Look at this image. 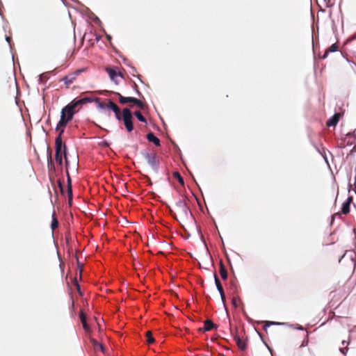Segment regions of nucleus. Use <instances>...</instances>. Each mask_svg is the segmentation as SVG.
Here are the masks:
<instances>
[{
    "label": "nucleus",
    "instance_id": "obj_1",
    "mask_svg": "<svg viewBox=\"0 0 356 356\" xmlns=\"http://www.w3.org/2000/svg\"><path fill=\"white\" fill-rule=\"evenodd\" d=\"M64 130H60L55 140V159L60 165H63V156L65 157L66 164L68 163L67 158L66 156V146L63 143L62 140V134Z\"/></svg>",
    "mask_w": 356,
    "mask_h": 356
},
{
    "label": "nucleus",
    "instance_id": "obj_2",
    "mask_svg": "<svg viewBox=\"0 0 356 356\" xmlns=\"http://www.w3.org/2000/svg\"><path fill=\"white\" fill-rule=\"evenodd\" d=\"M74 113L75 112L72 108L65 106L61 111L60 119L56 126V131L64 130L68 122L72 119Z\"/></svg>",
    "mask_w": 356,
    "mask_h": 356
},
{
    "label": "nucleus",
    "instance_id": "obj_3",
    "mask_svg": "<svg viewBox=\"0 0 356 356\" xmlns=\"http://www.w3.org/2000/svg\"><path fill=\"white\" fill-rule=\"evenodd\" d=\"M132 113L131 111L126 108L122 111V120L127 131L131 132L134 129V125L132 122Z\"/></svg>",
    "mask_w": 356,
    "mask_h": 356
},
{
    "label": "nucleus",
    "instance_id": "obj_4",
    "mask_svg": "<svg viewBox=\"0 0 356 356\" xmlns=\"http://www.w3.org/2000/svg\"><path fill=\"white\" fill-rule=\"evenodd\" d=\"M91 102L92 99L89 97H83L81 99L76 98L67 106H68L76 113L83 104Z\"/></svg>",
    "mask_w": 356,
    "mask_h": 356
},
{
    "label": "nucleus",
    "instance_id": "obj_5",
    "mask_svg": "<svg viewBox=\"0 0 356 356\" xmlns=\"http://www.w3.org/2000/svg\"><path fill=\"white\" fill-rule=\"evenodd\" d=\"M82 70H78L75 71L74 72L70 73L65 76H64L60 81H64L65 86L67 88H69V86L74 83V81L76 80V76L81 74Z\"/></svg>",
    "mask_w": 356,
    "mask_h": 356
},
{
    "label": "nucleus",
    "instance_id": "obj_6",
    "mask_svg": "<svg viewBox=\"0 0 356 356\" xmlns=\"http://www.w3.org/2000/svg\"><path fill=\"white\" fill-rule=\"evenodd\" d=\"M145 158L147 160L148 164L150 165L154 170L157 169L159 165V159L156 154L146 153L145 154Z\"/></svg>",
    "mask_w": 356,
    "mask_h": 356
},
{
    "label": "nucleus",
    "instance_id": "obj_7",
    "mask_svg": "<svg viewBox=\"0 0 356 356\" xmlns=\"http://www.w3.org/2000/svg\"><path fill=\"white\" fill-rule=\"evenodd\" d=\"M176 207L180 213L187 215L189 207L186 199H181L177 201L176 202Z\"/></svg>",
    "mask_w": 356,
    "mask_h": 356
},
{
    "label": "nucleus",
    "instance_id": "obj_8",
    "mask_svg": "<svg viewBox=\"0 0 356 356\" xmlns=\"http://www.w3.org/2000/svg\"><path fill=\"white\" fill-rule=\"evenodd\" d=\"M204 327L198 329L200 332H205L211 330L216 327V325L210 319H207L204 322Z\"/></svg>",
    "mask_w": 356,
    "mask_h": 356
},
{
    "label": "nucleus",
    "instance_id": "obj_9",
    "mask_svg": "<svg viewBox=\"0 0 356 356\" xmlns=\"http://www.w3.org/2000/svg\"><path fill=\"white\" fill-rule=\"evenodd\" d=\"M353 200V197L352 196H349L346 202H344L342 204L341 212L343 214H348L350 212V205Z\"/></svg>",
    "mask_w": 356,
    "mask_h": 356
},
{
    "label": "nucleus",
    "instance_id": "obj_10",
    "mask_svg": "<svg viewBox=\"0 0 356 356\" xmlns=\"http://www.w3.org/2000/svg\"><path fill=\"white\" fill-rule=\"evenodd\" d=\"M117 95L118 96L120 103L122 104H127V103L134 104L135 101H136V99L135 97H123L120 93H117Z\"/></svg>",
    "mask_w": 356,
    "mask_h": 356
},
{
    "label": "nucleus",
    "instance_id": "obj_11",
    "mask_svg": "<svg viewBox=\"0 0 356 356\" xmlns=\"http://www.w3.org/2000/svg\"><path fill=\"white\" fill-rule=\"evenodd\" d=\"M341 114L340 113H335L330 119H329L327 122V126L328 127H333L336 126L338 123L339 118H340Z\"/></svg>",
    "mask_w": 356,
    "mask_h": 356
},
{
    "label": "nucleus",
    "instance_id": "obj_12",
    "mask_svg": "<svg viewBox=\"0 0 356 356\" xmlns=\"http://www.w3.org/2000/svg\"><path fill=\"white\" fill-rule=\"evenodd\" d=\"M220 269L219 273L222 280L227 278V271L222 260L219 262Z\"/></svg>",
    "mask_w": 356,
    "mask_h": 356
},
{
    "label": "nucleus",
    "instance_id": "obj_13",
    "mask_svg": "<svg viewBox=\"0 0 356 356\" xmlns=\"http://www.w3.org/2000/svg\"><path fill=\"white\" fill-rule=\"evenodd\" d=\"M147 139L153 143L156 146H160V140L152 132L147 134Z\"/></svg>",
    "mask_w": 356,
    "mask_h": 356
},
{
    "label": "nucleus",
    "instance_id": "obj_14",
    "mask_svg": "<svg viewBox=\"0 0 356 356\" xmlns=\"http://www.w3.org/2000/svg\"><path fill=\"white\" fill-rule=\"evenodd\" d=\"M67 196L69 202L70 203L72 200V182L71 179L69 175V173L67 172Z\"/></svg>",
    "mask_w": 356,
    "mask_h": 356
},
{
    "label": "nucleus",
    "instance_id": "obj_15",
    "mask_svg": "<svg viewBox=\"0 0 356 356\" xmlns=\"http://www.w3.org/2000/svg\"><path fill=\"white\" fill-rule=\"evenodd\" d=\"M234 340L238 346V347L242 350H245L246 348V342L243 340L241 338H240L239 337H237L236 336L234 337Z\"/></svg>",
    "mask_w": 356,
    "mask_h": 356
},
{
    "label": "nucleus",
    "instance_id": "obj_16",
    "mask_svg": "<svg viewBox=\"0 0 356 356\" xmlns=\"http://www.w3.org/2000/svg\"><path fill=\"white\" fill-rule=\"evenodd\" d=\"M338 45L337 43H334L333 44H332L329 48H327L325 51V54L323 56V58H327V55L330 52H335L337 51L338 49Z\"/></svg>",
    "mask_w": 356,
    "mask_h": 356
},
{
    "label": "nucleus",
    "instance_id": "obj_17",
    "mask_svg": "<svg viewBox=\"0 0 356 356\" xmlns=\"http://www.w3.org/2000/svg\"><path fill=\"white\" fill-rule=\"evenodd\" d=\"M106 106L108 108L113 110L114 113H119V111L120 110L116 104L111 100L108 102Z\"/></svg>",
    "mask_w": 356,
    "mask_h": 356
},
{
    "label": "nucleus",
    "instance_id": "obj_18",
    "mask_svg": "<svg viewBox=\"0 0 356 356\" xmlns=\"http://www.w3.org/2000/svg\"><path fill=\"white\" fill-rule=\"evenodd\" d=\"M214 280H215V284L216 285L218 291H219L220 293H222V291H224V289H223L222 286L220 282L219 278L218 277V276L216 273H214Z\"/></svg>",
    "mask_w": 356,
    "mask_h": 356
},
{
    "label": "nucleus",
    "instance_id": "obj_19",
    "mask_svg": "<svg viewBox=\"0 0 356 356\" xmlns=\"http://www.w3.org/2000/svg\"><path fill=\"white\" fill-rule=\"evenodd\" d=\"M106 70L108 72L111 79L114 81L118 75V73L115 71V70L111 67H106Z\"/></svg>",
    "mask_w": 356,
    "mask_h": 356
},
{
    "label": "nucleus",
    "instance_id": "obj_20",
    "mask_svg": "<svg viewBox=\"0 0 356 356\" xmlns=\"http://www.w3.org/2000/svg\"><path fill=\"white\" fill-rule=\"evenodd\" d=\"M49 79V72L41 74L39 76V81L40 83H45Z\"/></svg>",
    "mask_w": 356,
    "mask_h": 356
},
{
    "label": "nucleus",
    "instance_id": "obj_21",
    "mask_svg": "<svg viewBox=\"0 0 356 356\" xmlns=\"http://www.w3.org/2000/svg\"><path fill=\"white\" fill-rule=\"evenodd\" d=\"M262 324H264L263 325V328L264 330L266 332L267 331V328L270 326V325H280V323H277V322H274V321H262L261 322Z\"/></svg>",
    "mask_w": 356,
    "mask_h": 356
},
{
    "label": "nucleus",
    "instance_id": "obj_22",
    "mask_svg": "<svg viewBox=\"0 0 356 356\" xmlns=\"http://www.w3.org/2000/svg\"><path fill=\"white\" fill-rule=\"evenodd\" d=\"M146 337H147V343L148 344H152L154 342V339L152 337V333L151 331H147L146 332Z\"/></svg>",
    "mask_w": 356,
    "mask_h": 356
},
{
    "label": "nucleus",
    "instance_id": "obj_23",
    "mask_svg": "<svg viewBox=\"0 0 356 356\" xmlns=\"http://www.w3.org/2000/svg\"><path fill=\"white\" fill-rule=\"evenodd\" d=\"M134 115L137 118V119L138 120H140V122H145L146 123L147 122V120L145 118V117L142 115V113L137 111H135L134 112Z\"/></svg>",
    "mask_w": 356,
    "mask_h": 356
},
{
    "label": "nucleus",
    "instance_id": "obj_24",
    "mask_svg": "<svg viewBox=\"0 0 356 356\" xmlns=\"http://www.w3.org/2000/svg\"><path fill=\"white\" fill-rule=\"evenodd\" d=\"M173 176H174L175 178H176L178 180V181L181 184L183 185L184 184L183 177L181 176V175L178 172H175L173 173Z\"/></svg>",
    "mask_w": 356,
    "mask_h": 356
},
{
    "label": "nucleus",
    "instance_id": "obj_25",
    "mask_svg": "<svg viewBox=\"0 0 356 356\" xmlns=\"http://www.w3.org/2000/svg\"><path fill=\"white\" fill-rule=\"evenodd\" d=\"M52 218H53V219H52L51 227L54 230V229H55L56 228L58 227V222L57 219L54 217V215L52 216Z\"/></svg>",
    "mask_w": 356,
    "mask_h": 356
},
{
    "label": "nucleus",
    "instance_id": "obj_26",
    "mask_svg": "<svg viewBox=\"0 0 356 356\" xmlns=\"http://www.w3.org/2000/svg\"><path fill=\"white\" fill-rule=\"evenodd\" d=\"M346 344V346L345 348H340L339 350L341 353H342L343 355H346L347 350H348V345L349 344V341L346 342L345 340L342 341V345Z\"/></svg>",
    "mask_w": 356,
    "mask_h": 356
},
{
    "label": "nucleus",
    "instance_id": "obj_27",
    "mask_svg": "<svg viewBox=\"0 0 356 356\" xmlns=\"http://www.w3.org/2000/svg\"><path fill=\"white\" fill-rule=\"evenodd\" d=\"M134 104L136 105L140 109H144L145 107V104L138 99H136L135 103Z\"/></svg>",
    "mask_w": 356,
    "mask_h": 356
},
{
    "label": "nucleus",
    "instance_id": "obj_28",
    "mask_svg": "<svg viewBox=\"0 0 356 356\" xmlns=\"http://www.w3.org/2000/svg\"><path fill=\"white\" fill-rule=\"evenodd\" d=\"M82 323V325H83V327L84 328V330L86 331V332H88L90 330V327H89V325H88L87 322H86V320L81 322Z\"/></svg>",
    "mask_w": 356,
    "mask_h": 356
},
{
    "label": "nucleus",
    "instance_id": "obj_29",
    "mask_svg": "<svg viewBox=\"0 0 356 356\" xmlns=\"http://www.w3.org/2000/svg\"><path fill=\"white\" fill-rule=\"evenodd\" d=\"M82 323V325H83V327L84 328V330L86 331V332H88L90 330V327H89V325H88L87 322H86V320L81 322Z\"/></svg>",
    "mask_w": 356,
    "mask_h": 356
},
{
    "label": "nucleus",
    "instance_id": "obj_30",
    "mask_svg": "<svg viewBox=\"0 0 356 356\" xmlns=\"http://www.w3.org/2000/svg\"><path fill=\"white\" fill-rule=\"evenodd\" d=\"M115 118H116L118 120H122V113L121 114V111H120V110L119 111V113H115Z\"/></svg>",
    "mask_w": 356,
    "mask_h": 356
},
{
    "label": "nucleus",
    "instance_id": "obj_31",
    "mask_svg": "<svg viewBox=\"0 0 356 356\" xmlns=\"http://www.w3.org/2000/svg\"><path fill=\"white\" fill-rule=\"evenodd\" d=\"M90 342L95 347H98V346L99 344V343L96 339H95L93 338L90 339Z\"/></svg>",
    "mask_w": 356,
    "mask_h": 356
},
{
    "label": "nucleus",
    "instance_id": "obj_32",
    "mask_svg": "<svg viewBox=\"0 0 356 356\" xmlns=\"http://www.w3.org/2000/svg\"><path fill=\"white\" fill-rule=\"evenodd\" d=\"M80 319H81V322H83V321L86 320V317L85 314L83 312H81L80 314Z\"/></svg>",
    "mask_w": 356,
    "mask_h": 356
},
{
    "label": "nucleus",
    "instance_id": "obj_33",
    "mask_svg": "<svg viewBox=\"0 0 356 356\" xmlns=\"http://www.w3.org/2000/svg\"><path fill=\"white\" fill-rule=\"evenodd\" d=\"M58 186L62 193H63V187L60 181H58Z\"/></svg>",
    "mask_w": 356,
    "mask_h": 356
},
{
    "label": "nucleus",
    "instance_id": "obj_34",
    "mask_svg": "<svg viewBox=\"0 0 356 356\" xmlns=\"http://www.w3.org/2000/svg\"><path fill=\"white\" fill-rule=\"evenodd\" d=\"M220 297H221V299H222V301L223 302H225V292L222 291V293H220Z\"/></svg>",
    "mask_w": 356,
    "mask_h": 356
},
{
    "label": "nucleus",
    "instance_id": "obj_35",
    "mask_svg": "<svg viewBox=\"0 0 356 356\" xmlns=\"http://www.w3.org/2000/svg\"><path fill=\"white\" fill-rule=\"evenodd\" d=\"M98 347L100 348L102 352H103V353L104 352V347L102 343H99Z\"/></svg>",
    "mask_w": 356,
    "mask_h": 356
},
{
    "label": "nucleus",
    "instance_id": "obj_36",
    "mask_svg": "<svg viewBox=\"0 0 356 356\" xmlns=\"http://www.w3.org/2000/svg\"><path fill=\"white\" fill-rule=\"evenodd\" d=\"M354 152H356V145L353 147L350 152L353 153Z\"/></svg>",
    "mask_w": 356,
    "mask_h": 356
},
{
    "label": "nucleus",
    "instance_id": "obj_37",
    "mask_svg": "<svg viewBox=\"0 0 356 356\" xmlns=\"http://www.w3.org/2000/svg\"><path fill=\"white\" fill-rule=\"evenodd\" d=\"M106 38H107V39H108V40H111V37L110 35H106Z\"/></svg>",
    "mask_w": 356,
    "mask_h": 356
},
{
    "label": "nucleus",
    "instance_id": "obj_38",
    "mask_svg": "<svg viewBox=\"0 0 356 356\" xmlns=\"http://www.w3.org/2000/svg\"><path fill=\"white\" fill-rule=\"evenodd\" d=\"M136 91H137V92H138V94L139 95H141L140 92L138 89H136Z\"/></svg>",
    "mask_w": 356,
    "mask_h": 356
},
{
    "label": "nucleus",
    "instance_id": "obj_39",
    "mask_svg": "<svg viewBox=\"0 0 356 356\" xmlns=\"http://www.w3.org/2000/svg\"><path fill=\"white\" fill-rule=\"evenodd\" d=\"M232 302H233V304H234V305H236V300H232Z\"/></svg>",
    "mask_w": 356,
    "mask_h": 356
},
{
    "label": "nucleus",
    "instance_id": "obj_40",
    "mask_svg": "<svg viewBox=\"0 0 356 356\" xmlns=\"http://www.w3.org/2000/svg\"><path fill=\"white\" fill-rule=\"evenodd\" d=\"M134 87H135L136 88H138L137 85H136L135 83H134Z\"/></svg>",
    "mask_w": 356,
    "mask_h": 356
}]
</instances>
